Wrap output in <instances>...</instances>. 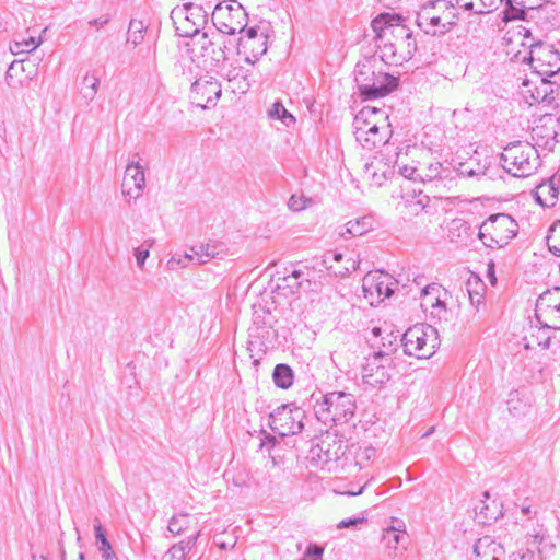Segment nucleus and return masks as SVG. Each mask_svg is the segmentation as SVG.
Segmentation results:
<instances>
[{
    "mask_svg": "<svg viewBox=\"0 0 560 560\" xmlns=\"http://www.w3.org/2000/svg\"><path fill=\"white\" fill-rule=\"evenodd\" d=\"M355 410L354 396L343 390L326 393L314 406L315 416L320 422L335 425L348 423L354 417Z\"/></svg>",
    "mask_w": 560,
    "mask_h": 560,
    "instance_id": "nucleus-1",
    "label": "nucleus"
},
{
    "mask_svg": "<svg viewBox=\"0 0 560 560\" xmlns=\"http://www.w3.org/2000/svg\"><path fill=\"white\" fill-rule=\"evenodd\" d=\"M503 170L514 177H527L540 165V156L534 144L514 141L503 148L500 155Z\"/></svg>",
    "mask_w": 560,
    "mask_h": 560,
    "instance_id": "nucleus-2",
    "label": "nucleus"
},
{
    "mask_svg": "<svg viewBox=\"0 0 560 560\" xmlns=\"http://www.w3.org/2000/svg\"><path fill=\"white\" fill-rule=\"evenodd\" d=\"M518 233V223L508 213L489 215L478 229V238L489 248H502Z\"/></svg>",
    "mask_w": 560,
    "mask_h": 560,
    "instance_id": "nucleus-3",
    "label": "nucleus"
},
{
    "mask_svg": "<svg viewBox=\"0 0 560 560\" xmlns=\"http://www.w3.org/2000/svg\"><path fill=\"white\" fill-rule=\"evenodd\" d=\"M404 353L417 359H429L440 345L436 328L427 324L409 327L400 339Z\"/></svg>",
    "mask_w": 560,
    "mask_h": 560,
    "instance_id": "nucleus-4",
    "label": "nucleus"
},
{
    "mask_svg": "<svg viewBox=\"0 0 560 560\" xmlns=\"http://www.w3.org/2000/svg\"><path fill=\"white\" fill-rule=\"evenodd\" d=\"M378 66L377 57L372 56L360 60L354 67V82L358 88L359 96L364 101L382 97V77H385V71Z\"/></svg>",
    "mask_w": 560,
    "mask_h": 560,
    "instance_id": "nucleus-5",
    "label": "nucleus"
},
{
    "mask_svg": "<svg viewBox=\"0 0 560 560\" xmlns=\"http://www.w3.org/2000/svg\"><path fill=\"white\" fill-rule=\"evenodd\" d=\"M524 39H532L528 44V52L522 56L518 50L514 54L516 60L528 62L540 75H553L560 71V52L553 49L552 46L542 44L540 40L534 42L535 37H523ZM527 46L525 42L521 43Z\"/></svg>",
    "mask_w": 560,
    "mask_h": 560,
    "instance_id": "nucleus-6",
    "label": "nucleus"
},
{
    "mask_svg": "<svg viewBox=\"0 0 560 560\" xmlns=\"http://www.w3.org/2000/svg\"><path fill=\"white\" fill-rule=\"evenodd\" d=\"M347 445L336 433L327 432L308 451L307 459L320 469L331 470L346 453Z\"/></svg>",
    "mask_w": 560,
    "mask_h": 560,
    "instance_id": "nucleus-7",
    "label": "nucleus"
},
{
    "mask_svg": "<svg viewBox=\"0 0 560 560\" xmlns=\"http://www.w3.org/2000/svg\"><path fill=\"white\" fill-rule=\"evenodd\" d=\"M305 411L292 404H283L269 415L270 429L280 436L294 435L304 429Z\"/></svg>",
    "mask_w": 560,
    "mask_h": 560,
    "instance_id": "nucleus-8",
    "label": "nucleus"
},
{
    "mask_svg": "<svg viewBox=\"0 0 560 560\" xmlns=\"http://www.w3.org/2000/svg\"><path fill=\"white\" fill-rule=\"evenodd\" d=\"M247 14L240 3L218 4L212 13L213 24L222 35L241 34L246 27Z\"/></svg>",
    "mask_w": 560,
    "mask_h": 560,
    "instance_id": "nucleus-9",
    "label": "nucleus"
},
{
    "mask_svg": "<svg viewBox=\"0 0 560 560\" xmlns=\"http://www.w3.org/2000/svg\"><path fill=\"white\" fill-rule=\"evenodd\" d=\"M187 51L191 60L202 59L210 67H217L226 59L225 45L213 42L210 37H188Z\"/></svg>",
    "mask_w": 560,
    "mask_h": 560,
    "instance_id": "nucleus-10",
    "label": "nucleus"
},
{
    "mask_svg": "<svg viewBox=\"0 0 560 560\" xmlns=\"http://www.w3.org/2000/svg\"><path fill=\"white\" fill-rule=\"evenodd\" d=\"M221 94V83L212 75L198 78L190 88L191 102L202 109L214 107Z\"/></svg>",
    "mask_w": 560,
    "mask_h": 560,
    "instance_id": "nucleus-11",
    "label": "nucleus"
},
{
    "mask_svg": "<svg viewBox=\"0 0 560 560\" xmlns=\"http://www.w3.org/2000/svg\"><path fill=\"white\" fill-rule=\"evenodd\" d=\"M388 363V351H374L371 357L366 358V363L363 365V382L372 387H377L386 384L390 378L387 369Z\"/></svg>",
    "mask_w": 560,
    "mask_h": 560,
    "instance_id": "nucleus-12",
    "label": "nucleus"
},
{
    "mask_svg": "<svg viewBox=\"0 0 560 560\" xmlns=\"http://www.w3.org/2000/svg\"><path fill=\"white\" fill-rule=\"evenodd\" d=\"M560 119L553 115H544L538 124L532 129V139L536 145L552 151L559 142Z\"/></svg>",
    "mask_w": 560,
    "mask_h": 560,
    "instance_id": "nucleus-13",
    "label": "nucleus"
},
{
    "mask_svg": "<svg viewBox=\"0 0 560 560\" xmlns=\"http://www.w3.org/2000/svg\"><path fill=\"white\" fill-rule=\"evenodd\" d=\"M393 278L384 272H368L363 278V292L365 298L376 294L378 302L389 298L394 293Z\"/></svg>",
    "mask_w": 560,
    "mask_h": 560,
    "instance_id": "nucleus-14",
    "label": "nucleus"
},
{
    "mask_svg": "<svg viewBox=\"0 0 560 560\" xmlns=\"http://www.w3.org/2000/svg\"><path fill=\"white\" fill-rule=\"evenodd\" d=\"M145 188L144 168L139 161H129L122 182V194L130 199H138L142 196Z\"/></svg>",
    "mask_w": 560,
    "mask_h": 560,
    "instance_id": "nucleus-15",
    "label": "nucleus"
},
{
    "mask_svg": "<svg viewBox=\"0 0 560 560\" xmlns=\"http://www.w3.org/2000/svg\"><path fill=\"white\" fill-rule=\"evenodd\" d=\"M381 120H375L371 127L364 129L362 127L357 128L354 136L358 142L368 150H372L380 144H385L390 135V124L381 126Z\"/></svg>",
    "mask_w": 560,
    "mask_h": 560,
    "instance_id": "nucleus-16",
    "label": "nucleus"
},
{
    "mask_svg": "<svg viewBox=\"0 0 560 560\" xmlns=\"http://www.w3.org/2000/svg\"><path fill=\"white\" fill-rule=\"evenodd\" d=\"M394 175V166L384 156H374L364 165V177L372 185L382 186L383 183Z\"/></svg>",
    "mask_w": 560,
    "mask_h": 560,
    "instance_id": "nucleus-17",
    "label": "nucleus"
},
{
    "mask_svg": "<svg viewBox=\"0 0 560 560\" xmlns=\"http://www.w3.org/2000/svg\"><path fill=\"white\" fill-rule=\"evenodd\" d=\"M268 37H238L237 51L244 52V60L247 63H255L267 50Z\"/></svg>",
    "mask_w": 560,
    "mask_h": 560,
    "instance_id": "nucleus-18",
    "label": "nucleus"
},
{
    "mask_svg": "<svg viewBox=\"0 0 560 560\" xmlns=\"http://www.w3.org/2000/svg\"><path fill=\"white\" fill-rule=\"evenodd\" d=\"M486 500L480 501V503L475 508L476 518L480 524L487 525L495 522L499 517L503 515L502 504L495 500H491L489 492L486 491L483 493Z\"/></svg>",
    "mask_w": 560,
    "mask_h": 560,
    "instance_id": "nucleus-19",
    "label": "nucleus"
},
{
    "mask_svg": "<svg viewBox=\"0 0 560 560\" xmlns=\"http://www.w3.org/2000/svg\"><path fill=\"white\" fill-rule=\"evenodd\" d=\"M559 188L553 177L539 184L534 190V198L541 207H553L558 201Z\"/></svg>",
    "mask_w": 560,
    "mask_h": 560,
    "instance_id": "nucleus-20",
    "label": "nucleus"
},
{
    "mask_svg": "<svg viewBox=\"0 0 560 560\" xmlns=\"http://www.w3.org/2000/svg\"><path fill=\"white\" fill-rule=\"evenodd\" d=\"M453 170L450 166H444L443 163L435 161L430 162L423 168H420L419 178L423 183H433L445 180L452 177Z\"/></svg>",
    "mask_w": 560,
    "mask_h": 560,
    "instance_id": "nucleus-21",
    "label": "nucleus"
},
{
    "mask_svg": "<svg viewBox=\"0 0 560 560\" xmlns=\"http://www.w3.org/2000/svg\"><path fill=\"white\" fill-rule=\"evenodd\" d=\"M233 93L245 94L250 88L246 70L242 66L231 67L224 74Z\"/></svg>",
    "mask_w": 560,
    "mask_h": 560,
    "instance_id": "nucleus-22",
    "label": "nucleus"
},
{
    "mask_svg": "<svg viewBox=\"0 0 560 560\" xmlns=\"http://www.w3.org/2000/svg\"><path fill=\"white\" fill-rule=\"evenodd\" d=\"M402 21L404 18L400 14L384 12L373 19L371 25L375 35H383V33H386L387 31L394 33V30H392L393 27L401 26L402 31H405L406 27L401 25Z\"/></svg>",
    "mask_w": 560,
    "mask_h": 560,
    "instance_id": "nucleus-23",
    "label": "nucleus"
},
{
    "mask_svg": "<svg viewBox=\"0 0 560 560\" xmlns=\"http://www.w3.org/2000/svg\"><path fill=\"white\" fill-rule=\"evenodd\" d=\"M472 234L471 226L463 218L451 220L447 225V238L453 243L466 244Z\"/></svg>",
    "mask_w": 560,
    "mask_h": 560,
    "instance_id": "nucleus-24",
    "label": "nucleus"
},
{
    "mask_svg": "<svg viewBox=\"0 0 560 560\" xmlns=\"http://www.w3.org/2000/svg\"><path fill=\"white\" fill-rule=\"evenodd\" d=\"M374 226V219L371 215L349 220L345 225V231L340 232L342 237L362 236L372 231Z\"/></svg>",
    "mask_w": 560,
    "mask_h": 560,
    "instance_id": "nucleus-25",
    "label": "nucleus"
},
{
    "mask_svg": "<svg viewBox=\"0 0 560 560\" xmlns=\"http://www.w3.org/2000/svg\"><path fill=\"white\" fill-rule=\"evenodd\" d=\"M441 22L442 19L432 15L430 11H423L418 15V25L427 35H444L448 32L450 28H446V24Z\"/></svg>",
    "mask_w": 560,
    "mask_h": 560,
    "instance_id": "nucleus-26",
    "label": "nucleus"
},
{
    "mask_svg": "<svg viewBox=\"0 0 560 560\" xmlns=\"http://www.w3.org/2000/svg\"><path fill=\"white\" fill-rule=\"evenodd\" d=\"M544 10L540 7L538 8H529L526 10L524 7H516L511 1H508V5L503 11V21L505 23L513 21H527L529 22V18H534V14Z\"/></svg>",
    "mask_w": 560,
    "mask_h": 560,
    "instance_id": "nucleus-27",
    "label": "nucleus"
},
{
    "mask_svg": "<svg viewBox=\"0 0 560 560\" xmlns=\"http://www.w3.org/2000/svg\"><path fill=\"white\" fill-rule=\"evenodd\" d=\"M294 371L285 363H278L272 371V381L276 387L280 389H289L294 383Z\"/></svg>",
    "mask_w": 560,
    "mask_h": 560,
    "instance_id": "nucleus-28",
    "label": "nucleus"
},
{
    "mask_svg": "<svg viewBox=\"0 0 560 560\" xmlns=\"http://www.w3.org/2000/svg\"><path fill=\"white\" fill-rule=\"evenodd\" d=\"M558 89L559 86H556L553 82L541 78L540 85L535 88V91L532 92L530 97L534 102L551 105L556 98L553 93L555 91H558Z\"/></svg>",
    "mask_w": 560,
    "mask_h": 560,
    "instance_id": "nucleus-29",
    "label": "nucleus"
},
{
    "mask_svg": "<svg viewBox=\"0 0 560 560\" xmlns=\"http://www.w3.org/2000/svg\"><path fill=\"white\" fill-rule=\"evenodd\" d=\"M95 538L98 544V551L103 560H118L115 551L108 541L102 524L98 522L94 525Z\"/></svg>",
    "mask_w": 560,
    "mask_h": 560,
    "instance_id": "nucleus-30",
    "label": "nucleus"
},
{
    "mask_svg": "<svg viewBox=\"0 0 560 560\" xmlns=\"http://www.w3.org/2000/svg\"><path fill=\"white\" fill-rule=\"evenodd\" d=\"M20 38L21 40H14L12 44H10V50L13 55L32 52L43 43V37Z\"/></svg>",
    "mask_w": 560,
    "mask_h": 560,
    "instance_id": "nucleus-31",
    "label": "nucleus"
},
{
    "mask_svg": "<svg viewBox=\"0 0 560 560\" xmlns=\"http://www.w3.org/2000/svg\"><path fill=\"white\" fill-rule=\"evenodd\" d=\"M377 43L378 49V62L384 61L385 63H395L399 62V58L396 56V51L394 50V45L385 42L386 37H374Z\"/></svg>",
    "mask_w": 560,
    "mask_h": 560,
    "instance_id": "nucleus-32",
    "label": "nucleus"
},
{
    "mask_svg": "<svg viewBox=\"0 0 560 560\" xmlns=\"http://www.w3.org/2000/svg\"><path fill=\"white\" fill-rule=\"evenodd\" d=\"M98 86H100V78L96 77L95 73H91V74L88 73L83 78L80 93L82 94V96L85 100L92 101L98 91Z\"/></svg>",
    "mask_w": 560,
    "mask_h": 560,
    "instance_id": "nucleus-33",
    "label": "nucleus"
},
{
    "mask_svg": "<svg viewBox=\"0 0 560 560\" xmlns=\"http://www.w3.org/2000/svg\"><path fill=\"white\" fill-rule=\"evenodd\" d=\"M268 116L271 119L281 120L285 126H290L295 122V117L287 110L280 101L272 104L271 108L268 110Z\"/></svg>",
    "mask_w": 560,
    "mask_h": 560,
    "instance_id": "nucleus-34",
    "label": "nucleus"
},
{
    "mask_svg": "<svg viewBox=\"0 0 560 560\" xmlns=\"http://www.w3.org/2000/svg\"><path fill=\"white\" fill-rule=\"evenodd\" d=\"M549 252L560 257V220L556 221L548 230L546 237Z\"/></svg>",
    "mask_w": 560,
    "mask_h": 560,
    "instance_id": "nucleus-35",
    "label": "nucleus"
},
{
    "mask_svg": "<svg viewBox=\"0 0 560 560\" xmlns=\"http://www.w3.org/2000/svg\"><path fill=\"white\" fill-rule=\"evenodd\" d=\"M299 277H304V270L293 269L289 275L280 279L282 284H279V287L289 289L292 294L296 293L302 288V282H299Z\"/></svg>",
    "mask_w": 560,
    "mask_h": 560,
    "instance_id": "nucleus-36",
    "label": "nucleus"
},
{
    "mask_svg": "<svg viewBox=\"0 0 560 560\" xmlns=\"http://www.w3.org/2000/svg\"><path fill=\"white\" fill-rule=\"evenodd\" d=\"M486 166H481L479 163H477V167L471 166V162H465L459 163L458 167L456 168L457 175L465 177V178H472L486 175Z\"/></svg>",
    "mask_w": 560,
    "mask_h": 560,
    "instance_id": "nucleus-37",
    "label": "nucleus"
},
{
    "mask_svg": "<svg viewBox=\"0 0 560 560\" xmlns=\"http://www.w3.org/2000/svg\"><path fill=\"white\" fill-rule=\"evenodd\" d=\"M189 526V515L187 513H179L173 515L168 522L167 529L173 535H179L185 532Z\"/></svg>",
    "mask_w": 560,
    "mask_h": 560,
    "instance_id": "nucleus-38",
    "label": "nucleus"
},
{
    "mask_svg": "<svg viewBox=\"0 0 560 560\" xmlns=\"http://www.w3.org/2000/svg\"><path fill=\"white\" fill-rule=\"evenodd\" d=\"M191 252L194 253L195 258L197 259L198 264L202 265L208 262L211 258H214L218 254L215 252V247L210 244L200 245L198 247H192Z\"/></svg>",
    "mask_w": 560,
    "mask_h": 560,
    "instance_id": "nucleus-39",
    "label": "nucleus"
},
{
    "mask_svg": "<svg viewBox=\"0 0 560 560\" xmlns=\"http://www.w3.org/2000/svg\"><path fill=\"white\" fill-rule=\"evenodd\" d=\"M488 549L489 551H485L483 555H480L479 546H475V551L480 558L479 560H503L504 550L501 545L492 542L488 546Z\"/></svg>",
    "mask_w": 560,
    "mask_h": 560,
    "instance_id": "nucleus-40",
    "label": "nucleus"
},
{
    "mask_svg": "<svg viewBox=\"0 0 560 560\" xmlns=\"http://www.w3.org/2000/svg\"><path fill=\"white\" fill-rule=\"evenodd\" d=\"M197 538H198V534L188 537L187 540H183V541L174 545L170 549V552H172L173 556H175L177 552H180L182 559L185 560L186 559V555L188 552H190V550L194 548V546H195V544L197 541Z\"/></svg>",
    "mask_w": 560,
    "mask_h": 560,
    "instance_id": "nucleus-41",
    "label": "nucleus"
},
{
    "mask_svg": "<svg viewBox=\"0 0 560 560\" xmlns=\"http://www.w3.org/2000/svg\"><path fill=\"white\" fill-rule=\"evenodd\" d=\"M364 117L380 119L385 122L388 119V115L380 108L365 106L358 113V122H360Z\"/></svg>",
    "mask_w": 560,
    "mask_h": 560,
    "instance_id": "nucleus-42",
    "label": "nucleus"
},
{
    "mask_svg": "<svg viewBox=\"0 0 560 560\" xmlns=\"http://www.w3.org/2000/svg\"><path fill=\"white\" fill-rule=\"evenodd\" d=\"M249 337H250V340L248 341V350L250 351V358L253 359V364L258 365L260 357L259 355L256 357L254 354V348L256 346H262V342H259L258 339H260L261 337H265V335L259 332L258 327H255V328H250Z\"/></svg>",
    "mask_w": 560,
    "mask_h": 560,
    "instance_id": "nucleus-43",
    "label": "nucleus"
},
{
    "mask_svg": "<svg viewBox=\"0 0 560 560\" xmlns=\"http://www.w3.org/2000/svg\"><path fill=\"white\" fill-rule=\"evenodd\" d=\"M348 265L343 267L328 266V270L336 277H345L359 268L360 261L357 259H348Z\"/></svg>",
    "mask_w": 560,
    "mask_h": 560,
    "instance_id": "nucleus-44",
    "label": "nucleus"
},
{
    "mask_svg": "<svg viewBox=\"0 0 560 560\" xmlns=\"http://www.w3.org/2000/svg\"><path fill=\"white\" fill-rule=\"evenodd\" d=\"M194 254H185L179 256H172L167 261V268L170 270H176L178 268H185L188 266L189 261L194 260Z\"/></svg>",
    "mask_w": 560,
    "mask_h": 560,
    "instance_id": "nucleus-45",
    "label": "nucleus"
},
{
    "mask_svg": "<svg viewBox=\"0 0 560 560\" xmlns=\"http://www.w3.org/2000/svg\"><path fill=\"white\" fill-rule=\"evenodd\" d=\"M382 80H383L382 97L390 94L399 85V75H394V74L385 72V77H382Z\"/></svg>",
    "mask_w": 560,
    "mask_h": 560,
    "instance_id": "nucleus-46",
    "label": "nucleus"
},
{
    "mask_svg": "<svg viewBox=\"0 0 560 560\" xmlns=\"http://www.w3.org/2000/svg\"><path fill=\"white\" fill-rule=\"evenodd\" d=\"M312 203L310 198L304 196L292 195L288 201V207L292 211H302Z\"/></svg>",
    "mask_w": 560,
    "mask_h": 560,
    "instance_id": "nucleus-47",
    "label": "nucleus"
},
{
    "mask_svg": "<svg viewBox=\"0 0 560 560\" xmlns=\"http://www.w3.org/2000/svg\"><path fill=\"white\" fill-rule=\"evenodd\" d=\"M324 553V547L317 544H310L306 547L304 558L302 560H322Z\"/></svg>",
    "mask_w": 560,
    "mask_h": 560,
    "instance_id": "nucleus-48",
    "label": "nucleus"
},
{
    "mask_svg": "<svg viewBox=\"0 0 560 560\" xmlns=\"http://www.w3.org/2000/svg\"><path fill=\"white\" fill-rule=\"evenodd\" d=\"M467 291H468V295H469V300H470V304L474 305L476 307V310L478 311L479 310V306L481 304H483L485 302V298H483V294L477 290V289H471V282L468 281L467 282Z\"/></svg>",
    "mask_w": 560,
    "mask_h": 560,
    "instance_id": "nucleus-49",
    "label": "nucleus"
},
{
    "mask_svg": "<svg viewBox=\"0 0 560 560\" xmlns=\"http://www.w3.org/2000/svg\"><path fill=\"white\" fill-rule=\"evenodd\" d=\"M397 336L393 334H388L386 337L382 338V347L378 350L388 351V357L397 350Z\"/></svg>",
    "mask_w": 560,
    "mask_h": 560,
    "instance_id": "nucleus-50",
    "label": "nucleus"
},
{
    "mask_svg": "<svg viewBox=\"0 0 560 560\" xmlns=\"http://www.w3.org/2000/svg\"><path fill=\"white\" fill-rule=\"evenodd\" d=\"M16 67H18V62H16V61H13V62L9 66V68H8V70H7V73H5V82H7V84H8L10 88H13V89L18 88V86L21 84V81L15 80V79H14V75H13L14 71L16 70Z\"/></svg>",
    "mask_w": 560,
    "mask_h": 560,
    "instance_id": "nucleus-51",
    "label": "nucleus"
},
{
    "mask_svg": "<svg viewBox=\"0 0 560 560\" xmlns=\"http://www.w3.org/2000/svg\"><path fill=\"white\" fill-rule=\"evenodd\" d=\"M384 539L387 540L388 547H396L399 544L400 534L394 527H388Z\"/></svg>",
    "mask_w": 560,
    "mask_h": 560,
    "instance_id": "nucleus-52",
    "label": "nucleus"
},
{
    "mask_svg": "<svg viewBox=\"0 0 560 560\" xmlns=\"http://www.w3.org/2000/svg\"><path fill=\"white\" fill-rule=\"evenodd\" d=\"M279 443L278 439L275 435L271 434H265V436L261 439L259 448L266 450L269 453L271 450Z\"/></svg>",
    "mask_w": 560,
    "mask_h": 560,
    "instance_id": "nucleus-53",
    "label": "nucleus"
},
{
    "mask_svg": "<svg viewBox=\"0 0 560 560\" xmlns=\"http://www.w3.org/2000/svg\"><path fill=\"white\" fill-rule=\"evenodd\" d=\"M399 173L405 178L417 179L419 177L418 174H420V168H417L415 166L404 165V166L399 167Z\"/></svg>",
    "mask_w": 560,
    "mask_h": 560,
    "instance_id": "nucleus-54",
    "label": "nucleus"
},
{
    "mask_svg": "<svg viewBox=\"0 0 560 560\" xmlns=\"http://www.w3.org/2000/svg\"><path fill=\"white\" fill-rule=\"evenodd\" d=\"M149 255H150L149 248L139 247L135 250V257L137 260V265L140 269L143 268L144 262H145L147 258L149 257Z\"/></svg>",
    "mask_w": 560,
    "mask_h": 560,
    "instance_id": "nucleus-55",
    "label": "nucleus"
},
{
    "mask_svg": "<svg viewBox=\"0 0 560 560\" xmlns=\"http://www.w3.org/2000/svg\"><path fill=\"white\" fill-rule=\"evenodd\" d=\"M343 259V255L341 253H332L329 252L324 255L323 264L328 269V266L332 265V262H340Z\"/></svg>",
    "mask_w": 560,
    "mask_h": 560,
    "instance_id": "nucleus-56",
    "label": "nucleus"
},
{
    "mask_svg": "<svg viewBox=\"0 0 560 560\" xmlns=\"http://www.w3.org/2000/svg\"><path fill=\"white\" fill-rule=\"evenodd\" d=\"M365 521V517H350L346 518L339 522L337 525L338 528H349V527H355L357 525L363 523Z\"/></svg>",
    "mask_w": 560,
    "mask_h": 560,
    "instance_id": "nucleus-57",
    "label": "nucleus"
},
{
    "mask_svg": "<svg viewBox=\"0 0 560 560\" xmlns=\"http://www.w3.org/2000/svg\"><path fill=\"white\" fill-rule=\"evenodd\" d=\"M479 8L476 10V13L483 14L491 12L495 7V0H479Z\"/></svg>",
    "mask_w": 560,
    "mask_h": 560,
    "instance_id": "nucleus-58",
    "label": "nucleus"
},
{
    "mask_svg": "<svg viewBox=\"0 0 560 560\" xmlns=\"http://www.w3.org/2000/svg\"><path fill=\"white\" fill-rule=\"evenodd\" d=\"M512 560H540V557L533 551L526 550L524 552L514 553Z\"/></svg>",
    "mask_w": 560,
    "mask_h": 560,
    "instance_id": "nucleus-59",
    "label": "nucleus"
},
{
    "mask_svg": "<svg viewBox=\"0 0 560 560\" xmlns=\"http://www.w3.org/2000/svg\"><path fill=\"white\" fill-rule=\"evenodd\" d=\"M432 308L439 310V313H441V319L447 318V308L446 303L443 300H440L439 298L435 299V302L432 303Z\"/></svg>",
    "mask_w": 560,
    "mask_h": 560,
    "instance_id": "nucleus-60",
    "label": "nucleus"
},
{
    "mask_svg": "<svg viewBox=\"0 0 560 560\" xmlns=\"http://www.w3.org/2000/svg\"><path fill=\"white\" fill-rule=\"evenodd\" d=\"M375 120L376 119L364 117L360 122H358V114H357L355 117H354V121H353L354 131H357V128H359V127L368 129L369 127H371V125Z\"/></svg>",
    "mask_w": 560,
    "mask_h": 560,
    "instance_id": "nucleus-61",
    "label": "nucleus"
},
{
    "mask_svg": "<svg viewBox=\"0 0 560 560\" xmlns=\"http://www.w3.org/2000/svg\"><path fill=\"white\" fill-rule=\"evenodd\" d=\"M143 31V24L141 21H131L129 24L128 33H141Z\"/></svg>",
    "mask_w": 560,
    "mask_h": 560,
    "instance_id": "nucleus-62",
    "label": "nucleus"
},
{
    "mask_svg": "<svg viewBox=\"0 0 560 560\" xmlns=\"http://www.w3.org/2000/svg\"><path fill=\"white\" fill-rule=\"evenodd\" d=\"M517 28L518 30L516 31V35H532V30L526 26L520 25Z\"/></svg>",
    "mask_w": 560,
    "mask_h": 560,
    "instance_id": "nucleus-63",
    "label": "nucleus"
},
{
    "mask_svg": "<svg viewBox=\"0 0 560 560\" xmlns=\"http://www.w3.org/2000/svg\"><path fill=\"white\" fill-rule=\"evenodd\" d=\"M533 542L535 545H540L542 544L544 539H545V535L544 534H540V533H536L534 534L533 536Z\"/></svg>",
    "mask_w": 560,
    "mask_h": 560,
    "instance_id": "nucleus-64",
    "label": "nucleus"
}]
</instances>
